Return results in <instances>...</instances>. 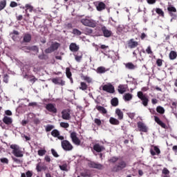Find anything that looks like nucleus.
<instances>
[{
  "label": "nucleus",
  "mask_w": 177,
  "mask_h": 177,
  "mask_svg": "<svg viewBox=\"0 0 177 177\" xmlns=\"http://www.w3.org/2000/svg\"><path fill=\"white\" fill-rule=\"evenodd\" d=\"M156 111L159 114H164V113H165V109H164V107L158 106L156 107Z\"/></svg>",
  "instance_id": "39"
},
{
  "label": "nucleus",
  "mask_w": 177,
  "mask_h": 177,
  "mask_svg": "<svg viewBox=\"0 0 177 177\" xmlns=\"http://www.w3.org/2000/svg\"><path fill=\"white\" fill-rule=\"evenodd\" d=\"M132 94L129 93L124 94V95L123 96V99L125 102H129V100H132Z\"/></svg>",
  "instance_id": "34"
},
{
  "label": "nucleus",
  "mask_w": 177,
  "mask_h": 177,
  "mask_svg": "<svg viewBox=\"0 0 177 177\" xmlns=\"http://www.w3.org/2000/svg\"><path fill=\"white\" fill-rule=\"evenodd\" d=\"M75 59L76 62H78V63H80V62H81V59H82V55H80V56L75 55Z\"/></svg>",
  "instance_id": "59"
},
{
  "label": "nucleus",
  "mask_w": 177,
  "mask_h": 177,
  "mask_svg": "<svg viewBox=\"0 0 177 177\" xmlns=\"http://www.w3.org/2000/svg\"><path fill=\"white\" fill-rule=\"evenodd\" d=\"M150 153L152 156H159V154L161 153V151L160 150V148H158V147L157 146H153V149H150Z\"/></svg>",
  "instance_id": "20"
},
{
  "label": "nucleus",
  "mask_w": 177,
  "mask_h": 177,
  "mask_svg": "<svg viewBox=\"0 0 177 177\" xmlns=\"http://www.w3.org/2000/svg\"><path fill=\"white\" fill-rule=\"evenodd\" d=\"M62 118L63 120H71V115L70 109H64L62 112Z\"/></svg>",
  "instance_id": "11"
},
{
  "label": "nucleus",
  "mask_w": 177,
  "mask_h": 177,
  "mask_svg": "<svg viewBox=\"0 0 177 177\" xmlns=\"http://www.w3.org/2000/svg\"><path fill=\"white\" fill-rule=\"evenodd\" d=\"M96 9L98 12H102L106 9V4L102 1H98L95 3Z\"/></svg>",
  "instance_id": "17"
},
{
  "label": "nucleus",
  "mask_w": 177,
  "mask_h": 177,
  "mask_svg": "<svg viewBox=\"0 0 177 177\" xmlns=\"http://www.w3.org/2000/svg\"><path fill=\"white\" fill-rule=\"evenodd\" d=\"M10 147L13 149L12 153L15 157H23V151L20 150V147H19V146L16 145H11Z\"/></svg>",
  "instance_id": "5"
},
{
  "label": "nucleus",
  "mask_w": 177,
  "mask_h": 177,
  "mask_svg": "<svg viewBox=\"0 0 177 177\" xmlns=\"http://www.w3.org/2000/svg\"><path fill=\"white\" fill-rule=\"evenodd\" d=\"M102 91L107 92L108 93H114V92H115V88L111 83H109L108 84L102 86Z\"/></svg>",
  "instance_id": "7"
},
{
  "label": "nucleus",
  "mask_w": 177,
  "mask_h": 177,
  "mask_svg": "<svg viewBox=\"0 0 177 177\" xmlns=\"http://www.w3.org/2000/svg\"><path fill=\"white\" fill-rule=\"evenodd\" d=\"M106 71H107V70H106L104 66H99L96 70V73L97 74H104Z\"/></svg>",
  "instance_id": "32"
},
{
  "label": "nucleus",
  "mask_w": 177,
  "mask_h": 177,
  "mask_svg": "<svg viewBox=\"0 0 177 177\" xmlns=\"http://www.w3.org/2000/svg\"><path fill=\"white\" fill-rule=\"evenodd\" d=\"M24 78H25V80H28V81L30 82H31L32 84H34L36 81H38V79L37 77H35V76H34L32 75H27V74H26L24 76Z\"/></svg>",
  "instance_id": "19"
},
{
  "label": "nucleus",
  "mask_w": 177,
  "mask_h": 177,
  "mask_svg": "<svg viewBox=\"0 0 177 177\" xmlns=\"http://www.w3.org/2000/svg\"><path fill=\"white\" fill-rule=\"evenodd\" d=\"M126 68H128L129 70H135L136 66L132 64L131 62H129L125 64Z\"/></svg>",
  "instance_id": "40"
},
{
  "label": "nucleus",
  "mask_w": 177,
  "mask_h": 177,
  "mask_svg": "<svg viewBox=\"0 0 177 177\" xmlns=\"http://www.w3.org/2000/svg\"><path fill=\"white\" fill-rule=\"evenodd\" d=\"M19 4L16 1H11L10 3V8H16Z\"/></svg>",
  "instance_id": "56"
},
{
  "label": "nucleus",
  "mask_w": 177,
  "mask_h": 177,
  "mask_svg": "<svg viewBox=\"0 0 177 177\" xmlns=\"http://www.w3.org/2000/svg\"><path fill=\"white\" fill-rule=\"evenodd\" d=\"M73 34H74V35L80 36V35H81V34H82V32L80 30H78L77 28H74L73 30Z\"/></svg>",
  "instance_id": "46"
},
{
  "label": "nucleus",
  "mask_w": 177,
  "mask_h": 177,
  "mask_svg": "<svg viewBox=\"0 0 177 177\" xmlns=\"http://www.w3.org/2000/svg\"><path fill=\"white\" fill-rule=\"evenodd\" d=\"M80 21L83 26H86V27H91L92 28H95L97 24L96 21L93 19H82Z\"/></svg>",
  "instance_id": "3"
},
{
  "label": "nucleus",
  "mask_w": 177,
  "mask_h": 177,
  "mask_svg": "<svg viewBox=\"0 0 177 177\" xmlns=\"http://www.w3.org/2000/svg\"><path fill=\"white\" fill-rule=\"evenodd\" d=\"M44 160H45L46 162H50V156L46 155V156L44 157Z\"/></svg>",
  "instance_id": "60"
},
{
  "label": "nucleus",
  "mask_w": 177,
  "mask_h": 177,
  "mask_svg": "<svg viewBox=\"0 0 177 177\" xmlns=\"http://www.w3.org/2000/svg\"><path fill=\"white\" fill-rule=\"evenodd\" d=\"M137 96L140 99L143 106H145V107H147L149 104V97H147V96L142 91H138L137 93Z\"/></svg>",
  "instance_id": "4"
},
{
  "label": "nucleus",
  "mask_w": 177,
  "mask_h": 177,
  "mask_svg": "<svg viewBox=\"0 0 177 177\" xmlns=\"http://www.w3.org/2000/svg\"><path fill=\"white\" fill-rule=\"evenodd\" d=\"M154 121L155 122H156V124H158V125H160L161 128H163L164 129H168V127L167 126V124L161 121V120H160V118L154 116Z\"/></svg>",
  "instance_id": "16"
},
{
  "label": "nucleus",
  "mask_w": 177,
  "mask_h": 177,
  "mask_svg": "<svg viewBox=\"0 0 177 177\" xmlns=\"http://www.w3.org/2000/svg\"><path fill=\"white\" fill-rule=\"evenodd\" d=\"M28 106H38V104L37 102H30L28 104Z\"/></svg>",
  "instance_id": "63"
},
{
  "label": "nucleus",
  "mask_w": 177,
  "mask_h": 177,
  "mask_svg": "<svg viewBox=\"0 0 177 177\" xmlns=\"http://www.w3.org/2000/svg\"><path fill=\"white\" fill-rule=\"evenodd\" d=\"M173 20H176L177 19V11L176 12H171L169 14Z\"/></svg>",
  "instance_id": "49"
},
{
  "label": "nucleus",
  "mask_w": 177,
  "mask_h": 177,
  "mask_svg": "<svg viewBox=\"0 0 177 177\" xmlns=\"http://www.w3.org/2000/svg\"><path fill=\"white\" fill-rule=\"evenodd\" d=\"M25 8H26L25 13L28 17H30V14L28 13V12H30L31 13V12H32V10H34V7L32 6H31L30 4H26Z\"/></svg>",
  "instance_id": "21"
},
{
  "label": "nucleus",
  "mask_w": 177,
  "mask_h": 177,
  "mask_svg": "<svg viewBox=\"0 0 177 177\" xmlns=\"http://www.w3.org/2000/svg\"><path fill=\"white\" fill-rule=\"evenodd\" d=\"M169 57L170 60H175V59H176V57H177L176 51H174V50L170 51V53L169 54Z\"/></svg>",
  "instance_id": "31"
},
{
  "label": "nucleus",
  "mask_w": 177,
  "mask_h": 177,
  "mask_svg": "<svg viewBox=\"0 0 177 177\" xmlns=\"http://www.w3.org/2000/svg\"><path fill=\"white\" fill-rule=\"evenodd\" d=\"M19 31L17 30H13L10 34V35H19Z\"/></svg>",
  "instance_id": "61"
},
{
  "label": "nucleus",
  "mask_w": 177,
  "mask_h": 177,
  "mask_svg": "<svg viewBox=\"0 0 177 177\" xmlns=\"http://www.w3.org/2000/svg\"><path fill=\"white\" fill-rule=\"evenodd\" d=\"M3 81L6 84H8L9 82V75H8V74L4 75Z\"/></svg>",
  "instance_id": "51"
},
{
  "label": "nucleus",
  "mask_w": 177,
  "mask_h": 177,
  "mask_svg": "<svg viewBox=\"0 0 177 177\" xmlns=\"http://www.w3.org/2000/svg\"><path fill=\"white\" fill-rule=\"evenodd\" d=\"M51 81L55 85H61L62 86H64V85H66V82H64L63 80L60 79L59 77L53 78Z\"/></svg>",
  "instance_id": "15"
},
{
  "label": "nucleus",
  "mask_w": 177,
  "mask_h": 177,
  "mask_svg": "<svg viewBox=\"0 0 177 177\" xmlns=\"http://www.w3.org/2000/svg\"><path fill=\"white\" fill-rule=\"evenodd\" d=\"M146 53L148 55H153V51L151 50V46H149L145 50Z\"/></svg>",
  "instance_id": "50"
},
{
  "label": "nucleus",
  "mask_w": 177,
  "mask_h": 177,
  "mask_svg": "<svg viewBox=\"0 0 177 177\" xmlns=\"http://www.w3.org/2000/svg\"><path fill=\"white\" fill-rule=\"evenodd\" d=\"M156 64H157L158 67H161V66H162V59H158L156 60Z\"/></svg>",
  "instance_id": "55"
},
{
  "label": "nucleus",
  "mask_w": 177,
  "mask_h": 177,
  "mask_svg": "<svg viewBox=\"0 0 177 177\" xmlns=\"http://www.w3.org/2000/svg\"><path fill=\"white\" fill-rule=\"evenodd\" d=\"M94 122L97 125V127H100V125H102V120H100V119L95 118L94 120Z\"/></svg>",
  "instance_id": "52"
},
{
  "label": "nucleus",
  "mask_w": 177,
  "mask_h": 177,
  "mask_svg": "<svg viewBox=\"0 0 177 177\" xmlns=\"http://www.w3.org/2000/svg\"><path fill=\"white\" fill-rule=\"evenodd\" d=\"M45 109L49 113L52 114H56L57 113V108H56V104L48 103L46 104Z\"/></svg>",
  "instance_id": "6"
},
{
  "label": "nucleus",
  "mask_w": 177,
  "mask_h": 177,
  "mask_svg": "<svg viewBox=\"0 0 177 177\" xmlns=\"http://www.w3.org/2000/svg\"><path fill=\"white\" fill-rule=\"evenodd\" d=\"M88 167L90 168H94L95 169H100V170H102L104 168V166H103V165L96 162H93V161H91L88 163Z\"/></svg>",
  "instance_id": "10"
},
{
  "label": "nucleus",
  "mask_w": 177,
  "mask_h": 177,
  "mask_svg": "<svg viewBox=\"0 0 177 177\" xmlns=\"http://www.w3.org/2000/svg\"><path fill=\"white\" fill-rule=\"evenodd\" d=\"M81 91H86L88 89V84L84 82H80V86L79 87Z\"/></svg>",
  "instance_id": "37"
},
{
  "label": "nucleus",
  "mask_w": 177,
  "mask_h": 177,
  "mask_svg": "<svg viewBox=\"0 0 177 177\" xmlns=\"http://www.w3.org/2000/svg\"><path fill=\"white\" fill-rule=\"evenodd\" d=\"M138 128L140 129V132H147V126L142 122H138L137 123Z\"/></svg>",
  "instance_id": "18"
},
{
  "label": "nucleus",
  "mask_w": 177,
  "mask_h": 177,
  "mask_svg": "<svg viewBox=\"0 0 177 177\" xmlns=\"http://www.w3.org/2000/svg\"><path fill=\"white\" fill-rule=\"evenodd\" d=\"M6 8V0H2L0 1V12Z\"/></svg>",
  "instance_id": "41"
},
{
  "label": "nucleus",
  "mask_w": 177,
  "mask_h": 177,
  "mask_svg": "<svg viewBox=\"0 0 177 177\" xmlns=\"http://www.w3.org/2000/svg\"><path fill=\"white\" fill-rule=\"evenodd\" d=\"M26 177H32V173L30 171H28L26 173Z\"/></svg>",
  "instance_id": "62"
},
{
  "label": "nucleus",
  "mask_w": 177,
  "mask_h": 177,
  "mask_svg": "<svg viewBox=\"0 0 177 177\" xmlns=\"http://www.w3.org/2000/svg\"><path fill=\"white\" fill-rule=\"evenodd\" d=\"M119 160H120L119 157L113 156V157H111L109 161V162H112V164H115V162H118Z\"/></svg>",
  "instance_id": "43"
},
{
  "label": "nucleus",
  "mask_w": 177,
  "mask_h": 177,
  "mask_svg": "<svg viewBox=\"0 0 177 177\" xmlns=\"http://www.w3.org/2000/svg\"><path fill=\"white\" fill-rule=\"evenodd\" d=\"M48 169V167L46 165L41 166V162L36 165V171L38 172H41V171H46Z\"/></svg>",
  "instance_id": "24"
},
{
  "label": "nucleus",
  "mask_w": 177,
  "mask_h": 177,
  "mask_svg": "<svg viewBox=\"0 0 177 177\" xmlns=\"http://www.w3.org/2000/svg\"><path fill=\"white\" fill-rule=\"evenodd\" d=\"M93 150L97 151V153H102V151L104 150V147L101 146L99 143H97L93 145Z\"/></svg>",
  "instance_id": "22"
},
{
  "label": "nucleus",
  "mask_w": 177,
  "mask_h": 177,
  "mask_svg": "<svg viewBox=\"0 0 177 177\" xmlns=\"http://www.w3.org/2000/svg\"><path fill=\"white\" fill-rule=\"evenodd\" d=\"M51 153H52L53 156H54L55 157H56V158L59 157V154H57V152L56 151V150L52 149Z\"/></svg>",
  "instance_id": "57"
},
{
  "label": "nucleus",
  "mask_w": 177,
  "mask_h": 177,
  "mask_svg": "<svg viewBox=\"0 0 177 177\" xmlns=\"http://www.w3.org/2000/svg\"><path fill=\"white\" fill-rule=\"evenodd\" d=\"M70 136H71V139L73 143H74V145H76V146H80V145H81V140H80V138H78V137L77 136V133L75 131L71 133Z\"/></svg>",
  "instance_id": "9"
},
{
  "label": "nucleus",
  "mask_w": 177,
  "mask_h": 177,
  "mask_svg": "<svg viewBox=\"0 0 177 177\" xmlns=\"http://www.w3.org/2000/svg\"><path fill=\"white\" fill-rule=\"evenodd\" d=\"M51 135L53 138H57L59 140H64V136H60V131L57 129H54L51 131Z\"/></svg>",
  "instance_id": "14"
},
{
  "label": "nucleus",
  "mask_w": 177,
  "mask_h": 177,
  "mask_svg": "<svg viewBox=\"0 0 177 177\" xmlns=\"http://www.w3.org/2000/svg\"><path fill=\"white\" fill-rule=\"evenodd\" d=\"M66 75L67 78L70 80V81L73 80V77H72L73 73H71V70L68 67L66 68Z\"/></svg>",
  "instance_id": "30"
},
{
  "label": "nucleus",
  "mask_w": 177,
  "mask_h": 177,
  "mask_svg": "<svg viewBox=\"0 0 177 177\" xmlns=\"http://www.w3.org/2000/svg\"><path fill=\"white\" fill-rule=\"evenodd\" d=\"M95 109H97V111L101 113V114H107V109L104 108V106L97 105L95 106Z\"/></svg>",
  "instance_id": "28"
},
{
  "label": "nucleus",
  "mask_w": 177,
  "mask_h": 177,
  "mask_svg": "<svg viewBox=\"0 0 177 177\" xmlns=\"http://www.w3.org/2000/svg\"><path fill=\"white\" fill-rule=\"evenodd\" d=\"M60 46V44L57 42L53 43L51 46L46 48L45 50L46 53H52L53 52H55V50H57L59 49V47Z\"/></svg>",
  "instance_id": "8"
},
{
  "label": "nucleus",
  "mask_w": 177,
  "mask_h": 177,
  "mask_svg": "<svg viewBox=\"0 0 177 177\" xmlns=\"http://www.w3.org/2000/svg\"><path fill=\"white\" fill-rule=\"evenodd\" d=\"M109 122L111 125H120V120L115 119V118L111 117L109 119Z\"/></svg>",
  "instance_id": "29"
},
{
  "label": "nucleus",
  "mask_w": 177,
  "mask_h": 177,
  "mask_svg": "<svg viewBox=\"0 0 177 177\" xmlns=\"http://www.w3.org/2000/svg\"><path fill=\"white\" fill-rule=\"evenodd\" d=\"M38 156H39L40 157H42L43 156H45V154H46V150L45 149H39L38 151Z\"/></svg>",
  "instance_id": "45"
},
{
  "label": "nucleus",
  "mask_w": 177,
  "mask_h": 177,
  "mask_svg": "<svg viewBox=\"0 0 177 177\" xmlns=\"http://www.w3.org/2000/svg\"><path fill=\"white\" fill-rule=\"evenodd\" d=\"M146 1L149 5H154V3L157 2V0H146Z\"/></svg>",
  "instance_id": "58"
},
{
  "label": "nucleus",
  "mask_w": 177,
  "mask_h": 177,
  "mask_svg": "<svg viewBox=\"0 0 177 177\" xmlns=\"http://www.w3.org/2000/svg\"><path fill=\"white\" fill-rule=\"evenodd\" d=\"M1 162L3 164H9V160L6 158H3L0 159Z\"/></svg>",
  "instance_id": "54"
},
{
  "label": "nucleus",
  "mask_w": 177,
  "mask_h": 177,
  "mask_svg": "<svg viewBox=\"0 0 177 177\" xmlns=\"http://www.w3.org/2000/svg\"><path fill=\"white\" fill-rule=\"evenodd\" d=\"M71 52H78L80 50V46H77L75 43H71L69 46Z\"/></svg>",
  "instance_id": "23"
},
{
  "label": "nucleus",
  "mask_w": 177,
  "mask_h": 177,
  "mask_svg": "<svg viewBox=\"0 0 177 177\" xmlns=\"http://www.w3.org/2000/svg\"><path fill=\"white\" fill-rule=\"evenodd\" d=\"M162 175H169V170L167 169V167H165L162 171Z\"/></svg>",
  "instance_id": "53"
},
{
  "label": "nucleus",
  "mask_w": 177,
  "mask_h": 177,
  "mask_svg": "<svg viewBox=\"0 0 177 177\" xmlns=\"http://www.w3.org/2000/svg\"><path fill=\"white\" fill-rule=\"evenodd\" d=\"M3 122H4L6 125H11L12 122H13V120L12 118L4 116L3 118Z\"/></svg>",
  "instance_id": "27"
},
{
  "label": "nucleus",
  "mask_w": 177,
  "mask_h": 177,
  "mask_svg": "<svg viewBox=\"0 0 177 177\" xmlns=\"http://www.w3.org/2000/svg\"><path fill=\"white\" fill-rule=\"evenodd\" d=\"M167 12H168L169 14V13H176L177 12L176 8L170 5L167 7Z\"/></svg>",
  "instance_id": "36"
},
{
  "label": "nucleus",
  "mask_w": 177,
  "mask_h": 177,
  "mask_svg": "<svg viewBox=\"0 0 177 177\" xmlns=\"http://www.w3.org/2000/svg\"><path fill=\"white\" fill-rule=\"evenodd\" d=\"M101 31L102 32L103 35L105 37V38H110V37L113 34V32H111V30L107 29V28L104 26H102Z\"/></svg>",
  "instance_id": "12"
},
{
  "label": "nucleus",
  "mask_w": 177,
  "mask_h": 177,
  "mask_svg": "<svg viewBox=\"0 0 177 177\" xmlns=\"http://www.w3.org/2000/svg\"><path fill=\"white\" fill-rule=\"evenodd\" d=\"M128 48L130 49H134V48H136L139 46V42L135 41V39H130L127 41Z\"/></svg>",
  "instance_id": "13"
},
{
  "label": "nucleus",
  "mask_w": 177,
  "mask_h": 177,
  "mask_svg": "<svg viewBox=\"0 0 177 177\" xmlns=\"http://www.w3.org/2000/svg\"><path fill=\"white\" fill-rule=\"evenodd\" d=\"M127 88H128V86L127 85L120 84L118 87V91L119 93L122 95V93H125V92H127Z\"/></svg>",
  "instance_id": "25"
},
{
  "label": "nucleus",
  "mask_w": 177,
  "mask_h": 177,
  "mask_svg": "<svg viewBox=\"0 0 177 177\" xmlns=\"http://www.w3.org/2000/svg\"><path fill=\"white\" fill-rule=\"evenodd\" d=\"M31 41V35L30 33H25L24 35V42L28 43Z\"/></svg>",
  "instance_id": "33"
},
{
  "label": "nucleus",
  "mask_w": 177,
  "mask_h": 177,
  "mask_svg": "<svg viewBox=\"0 0 177 177\" xmlns=\"http://www.w3.org/2000/svg\"><path fill=\"white\" fill-rule=\"evenodd\" d=\"M156 12L157 13V15H159V16H160L161 17H165L164 11L161 8H156Z\"/></svg>",
  "instance_id": "42"
},
{
  "label": "nucleus",
  "mask_w": 177,
  "mask_h": 177,
  "mask_svg": "<svg viewBox=\"0 0 177 177\" xmlns=\"http://www.w3.org/2000/svg\"><path fill=\"white\" fill-rule=\"evenodd\" d=\"M128 167L127 161L120 159L116 164L111 168V172L117 173L121 172L123 169H125Z\"/></svg>",
  "instance_id": "1"
},
{
  "label": "nucleus",
  "mask_w": 177,
  "mask_h": 177,
  "mask_svg": "<svg viewBox=\"0 0 177 177\" xmlns=\"http://www.w3.org/2000/svg\"><path fill=\"white\" fill-rule=\"evenodd\" d=\"M111 104L113 106V107H117V106H118V98L117 97H114L111 100Z\"/></svg>",
  "instance_id": "38"
},
{
  "label": "nucleus",
  "mask_w": 177,
  "mask_h": 177,
  "mask_svg": "<svg viewBox=\"0 0 177 177\" xmlns=\"http://www.w3.org/2000/svg\"><path fill=\"white\" fill-rule=\"evenodd\" d=\"M59 169H61V171H65L66 172H67V171H68V169H67L66 163H65L62 165H59Z\"/></svg>",
  "instance_id": "48"
},
{
  "label": "nucleus",
  "mask_w": 177,
  "mask_h": 177,
  "mask_svg": "<svg viewBox=\"0 0 177 177\" xmlns=\"http://www.w3.org/2000/svg\"><path fill=\"white\" fill-rule=\"evenodd\" d=\"M61 128H68L70 127V124L67 122H62L59 124Z\"/></svg>",
  "instance_id": "47"
},
{
  "label": "nucleus",
  "mask_w": 177,
  "mask_h": 177,
  "mask_svg": "<svg viewBox=\"0 0 177 177\" xmlns=\"http://www.w3.org/2000/svg\"><path fill=\"white\" fill-rule=\"evenodd\" d=\"M81 78L83 79L84 81H86V82H87L88 84H91V82H92V78H91V77L88 75H82Z\"/></svg>",
  "instance_id": "35"
},
{
  "label": "nucleus",
  "mask_w": 177,
  "mask_h": 177,
  "mask_svg": "<svg viewBox=\"0 0 177 177\" xmlns=\"http://www.w3.org/2000/svg\"><path fill=\"white\" fill-rule=\"evenodd\" d=\"M46 132H50V131H52V129H55V126L52 125V124H48L46 128Z\"/></svg>",
  "instance_id": "44"
},
{
  "label": "nucleus",
  "mask_w": 177,
  "mask_h": 177,
  "mask_svg": "<svg viewBox=\"0 0 177 177\" xmlns=\"http://www.w3.org/2000/svg\"><path fill=\"white\" fill-rule=\"evenodd\" d=\"M115 114L118 115V120H124V112L120 109H115Z\"/></svg>",
  "instance_id": "26"
},
{
  "label": "nucleus",
  "mask_w": 177,
  "mask_h": 177,
  "mask_svg": "<svg viewBox=\"0 0 177 177\" xmlns=\"http://www.w3.org/2000/svg\"><path fill=\"white\" fill-rule=\"evenodd\" d=\"M61 146L65 151H71L74 149L71 142L67 140H61Z\"/></svg>",
  "instance_id": "2"
},
{
  "label": "nucleus",
  "mask_w": 177,
  "mask_h": 177,
  "mask_svg": "<svg viewBox=\"0 0 177 177\" xmlns=\"http://www.w3.org/2000/svg\"><path fill=\"white\" fill-rule=\"evenodd\" d=\"M5 114H6V115H12V111H11L10 110H6V111H5Z\"/></svg>",
  "instance_id": "64"
}]
</instances>
